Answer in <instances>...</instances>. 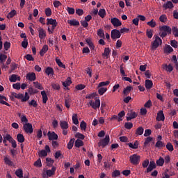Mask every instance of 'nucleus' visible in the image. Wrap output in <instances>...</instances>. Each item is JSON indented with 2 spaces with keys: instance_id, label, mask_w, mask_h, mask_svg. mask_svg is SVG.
<instances>
[{
  "instance_id": "f257e3e1",
  "label": "nucleus",
  "mask_w": 178,
  "mask_h": 178,
  "mask_svg": "<svg viewBox=\"0 0 178 178\" xmlns=\"http://www.w3.org/2000/svg\"><path fill=\"white\" fill-rule=\"evenodd\" d=\"M160 35L163 38L166 37L168 34H172V28L169 26L163 25L159 26Z\"/></svg>"
},
{
  "instance_id": "f03ea898",
  "label": "nucleus",
  "mask_w": 178,
  "mask_h": 178,
  "mask_svg": "<svg viewBox=\"0 0 178 178\" xmlns=\"http://www.w3.org/2000/svg\"><path fill=\"white\" fill-rule=\"evenodd\" d=\"M140 156L137 154H134L129 156V161L132 165H138L140 163Z\"/></svg>"
},
{
  "instance_id": "7ed1b4c3",
  "label": "nucleus",
  "mask_w": 178,
  "mask_h": 178,
  "mask_svg": "<svg viewBox=\"0 0 178 178\" xmlns=\"http://www.w3.org/2000/svg\"><path fill=\"white\" fill-rule=\"evenodd\" d=\"M109 141H111V139L109 138V135H106L105 138L104 139H102L98 143V147H102V148H105L106 145L109 144Z\"/></svg>"
},
{
  "instance_id": "20e7f679",
  "label": "nucleus",
  "mask_w": 178,
  "mask_h": 178,
  "mask_svg": "<svg viewBox=\"0 0 178 178\" xmlns=\"http://www.w3.org/2000/svg\"><path fill=\"white\" fill-rule=\"evenodd\" d=\"M111 37L113 41H116L118 38H120V37H122V33H120V31L118 29H113L111 31Z\"/></svg>"
},
{
  "instance_id": "39448f33",
  "label": "nucleus",
  "mask_w": 178,
  "mask_h": 178,
  "mask_svg": "<svg viewBox=\"0 0 178 178\" xmlns=\"http://www.w3.org/2000/svg\"><path fill=\"white\" fill-rule=\"evenodd\" d=\"M23 129L25 133H26V134H33V124L30 123L24 124Z\"/></svg>"
},
{
  "instance_id": "423d86ee",
  "label": "nucleus",
  "mask_w": 178,
  "mask_h": 178,
  "mask_svg": "<svg viewBox=\"0 0 178 178\" xmlns=\"http://www.w3.org/2000/svg\"><path fill=\"white\" fill-rule=\"evenodd\" d=\"M89 105L92 106L93 109H98V108L101 106V101L99 100V99H96L95 102H93L92 101H90L89 102Z\"/></svg>"
},
{
  "instance_id": "0eeeda50",
  "label": "nucleus",
  "mask_w": 178,
  "mask_h": 178,
  "mask_svg": "<svg viewBox=\"0 0 178 178\" xmlns=\"http://www.w3.org/2000/svg\"><path fill=\"white\" fill-rule=\"evenodd\" d=\"M157 122H165V114H163V111L161 110L157 113L156 115Z\"/></svg>"
},
{
  "instance_id": "6e6552de",
  "label": "nucleus",
  "mask_w": 178,
  "mask_h": 178,
  "mask_svg": "<svg viewBox=\"0 0 178 178\" xmlns=\"http://www.w3.org/2000/svg\"><path fill=\"white\" fill-rule=\"evenodd\" d=\"M47 136L50 141H54V140H58V134H56L54 131H49L47 133Z\"/></svg>"
},
{
  "instance_id": "1a4fd4ad",
  "label": "nucleus",
  "mask_w": 178,
  "mask_h": 178,
  "mask_svg": "<svg viewBox=\"0 0 178 178\" xmlns=\"http://www.w3.org/2000/svg\"><path fill=\"white\" fill-rule=\"evenodd\" d=\"M38 31L39 33V38H40V40L45 39V37H47V33L45 32V30H44L42 28H38Z\"/></svg>"
},
{
  "instance_id": "9d476101",
  "label": "nucleus",
  "mask_w": 178,
  "mask_h": 178,
  "mask_svg": "<svg viewBox=\"0 0 178 178\" xmlns=\"http://www.w3.org/2000/svg\"><path fill=\"white\" fill-rule=\"evenodd\" d=\"M156 168V165L155 164V161H151L149 162V166L147 168L146 173H149V172H152L154 169Z\"/></svg>"
},
{
  "instance_id": "9b49d317",
  "label": "nucleus",
  "mask_w": 178,
  "mask_h": 178,
  "mask_svg": "<svg viewBox=\"0 0 178 178\" xmlns=\"http://www.w3.org/2000/svg\"><path fill=\"white\" fill-rule=\"evenodd\" d=\"M37 76H35V73L34 72H29L26 74V79L29 81H35Z\"/></svg>"
},
{
  "instance_id": "f8f14e48",
  "label": "nucleus",
  "mask_w": 178,
  "mask_h": 178,
  "mask_svg": "<svg viewBox=\"0 0 178 178\" xmlns=\"http://www.w3.org/2000/svg\"><path fill=\"white\" fill-rule=\"evenodd\" d=\"M111 23L114 27H120V26H122V22L116 17L111 19Z\"/></svg>"
},
{
  "instance_id": "ddd939ff",
  "label": "nucleus",
  "mask_w": 178,
  "mask_h": 178,
  "mask_svg": "<svg viewBox=\"0 0 178 178\" xmlns=\"http://www.w3.org/2000/svg\"><path fill=\"white\" fill-rule=\"evenodd\" d=\"M9 80L10 83H16L17 81H20V76L13 74L10 76Z\"/></svg>"
},
{
  "instance_id": "4468645a",
  "label": "nucleus",
  "mask_w": 178,
  "mask_h": 178,
  "mask_svg": "<svg viewBox=\"0 0 178 178\" xmlns=\"http://www.w3.org/2000/svg\"><path fill=\"white\" fill-rule=\"evenodd\" d=\"M163 69L165 70V72H168V73L173 72V66H172V64H169L168 65L167 64L163 65Z\"/></svg>"
},
{
  "instance_id": "2eb2a0df",
  "label": "nucleus",
  "mask_w": 178,
  "mask_h": 178,
  "mask_svg": "<svg viewBox=\"0 0 178 178\" xmlns=\"http://www.w3.org/2000/svg\"><path fill=\"white\" fill-rule=\"evenodd\" d=\"M6 101H8V98H6V97L5 96L0 95V104H2V105H6V106H10V104H9V103L6 102Z\"/></svg>"
},
{
  "instance_id": "dca6fc26",
  "label": "nucleus",
  "mask_w": 178,
  "mask_h": 178,
  "mask_svg": "<svg viewBox=\"0 0 178 178\" xmlns=\"http://www.w3.org/2000/svg\"><path fill=\"white\" fill-rule=\"evenodd\" d=\"M60 127L62 130H67V129H69V123H67L66 121H60Z\"/></svg>"
},
{
  "instance_id": "f3484780",
  "label": "nucleus",
  "mask_w": 178,
  "mask_h": 178,
  "mask_svg": "<svg viewBox=\"0 0 178 178\" xmlns=\"http://www.w3.org/2000/svg\"><path fill=\"white\" fill-rule=\"evenodd\" d=\"M109 55H111V49H109V47H106L104 49V52L102 54V56L106 58V59H108Z\"/></svg>"
},
{
  "instance_id": "a211bd4d",
  "label": "nucleus",
  "mask_w": 178,
  "mask_h": 178,
  "mask_svg": "<svg viewBox=\"0 0 178 178\" xmlns=\"http://www.w3.org/2000/svg\"><path fill=\"white\" fill-rule=\"evenodd\" d=\"M56 170V168L52 167L51 170H47L46 171V175L48 177H51L55 175V171Z\"/></svg>"
},
{
  "instance_id": "6ab92c4d",
  "label": "nucleus",
  "mask_w": 178,
  "mask_h": 178,
  "mask_svg": "<svg viewBox=\"0 0 178 178\" xmlns=\"http://www.w3.org/2000/svg\"><path fill=\"white\" fill-rule=\"evenodd\" d=\"M152 86H154L152 81L148 79L145 81V86L147 90H151V88H152Z\"/></svg>"
},
{
  "instance_id": "aec40b11",
  "label": "nucleus",
  "mask_w": 178,
  "mask_h": 178,
  "mask_svg": "<svg viewBox=\"0 0 178 178\" xmlns=\"http://www.w3.org/2000/svg\"><path fill=\"white\" fill-rule=\"evenodd\" d=\"M86 44L89 45V48L90 49V51H94V49H95V46H94V44L91 41V39L87 38L86 39Z\"/></svg>"
},
{
  "instance_id": "412c9836",
  "label": "nucleus",
  "mask_w": 178,
  "mask_h": 178,
  "mask_svg": "<svg viewBox=\"0 0 178 178\" xmlns=\"http://www.w3.org/2000/svg\"><path fill=\"white\" fill-rule=\"evenodd\" d=\"M84 145V142L80 139H77L74 143V146L76 148H80V147H83Z\"/></svg>"
},
{
  "instance_id": "4be33fe9",
  "label": "nucleus",
  "mask_w": 178,
  "mask_h": 178,
  "mask_svg": "<svg viewBox=\"0 0 178 178\" xmlns=\"http://www.w3.org/2000/svg\"><path fill=\"white\" fill-rule=\"evenodd\" d=\"M173 3L172 1H167L166 3L163 4V8L165 9H172L174 8Z\"/></svg>"
},
{
  "instance_id": "5701e85b",
  "label": "nucleus",
  "mask_w": 178,
  "mask_h": 178,
  "mask_svg": "<svg viewBox=\"0 0 178 178\" xmlns=\"http://www.w3.org/2000/svg\"><path fill=\"white\" fill-rule=\"evenodd\" d=\"M154 42L152 43L151 49L154 52V51H156V34L154 35Z\"/></svg>"
},
{
  "instance_id": "b1692460",
  "label": "nucleus",
  "mask_w": 178,
  "mask_h": 178,
  "mask_svg": "<svg viewBox=\"0 0 178 178\" xmlns=\"http://www.w3.org/2000/svg\"><path fill=\"white\" fill-rule=\"evenodd\" d=\"M67 24H70V26H80V22L76 19L68 20Z\"/></svg>"
},
{
  "instance_id": "393cba45",
  "label": "nucleus",
  "mask_w": 178,
  "mask_h": 178,
  "mask_svg": "<svg viewBox=\"0 0 178 178\" xmlns=\"http://www.w3.org/2000/svg\"><path fill=\"white\" fill-rule=\"evenodd\" d=\"M48 51V45L44 44L42 49L40 51V56H42L44 54H47Z\"/></svg>"
},
{
  "instance_id": "a878e982",
  "label": "nucleus",
  "mask_w": 178,
  "mask_h": 178,
  "mask_svg": "<svg viewBox=\"0 0 178 178\" xmlns=\"http://www.w3.org/2000/svg\"><path fill=\"white\" fill-rule=\"evenodd\" d=\"M41 95L42 97L43 104H45L47 102V101H48V95H47V92H45V90L42 91Z\"/></svg>"
},
{
  "instance_id": "bb28decb",
  "label": "nucleus",
  "mask_w": 178,
  "mask_h": 178,
  "mask_svg": "<svg viewBox=\"0 0 178 178\" xmlns=\"http://www.w3.org/2000/svg\"><path fill=\"white\" fill-rule=\"evenodd\" d=\"M144 134V128H143V127H139L136 131L135 134L136 136H143V134Z\"/></svg>"
},
{
  "instance_id": "cd10ccee",
  "label": "nucleus",
  "mask_w": 178,
  "mask_h": 178,
  "mask_svg": "<svg viewBox=\"0 0 178 178\" xmlns=\"http://www.w3.org/2000/svg\"><path fill=\"white\" fill-rule=\"evenodd\" d=\"M17 140L18 143H20L21 144L23 143V142L25 140L24 136H23V134H18L17 135Z\"/></svg>"
},
{
  "instance_id": "c85d7f7f",
  "label": "nucleus",
  "mask_w": 178,
  "mask_h": 178,
  "mask_svg": "<svg viewBox=\"0 0 178 178\" xmlns=\"http://www.w3.org/2000/svg\"><path fill=\"white\" fill-rule=\"evenodd\" d=\"M15 174L19 178H23V170L22 168L17 169Z\"/></svg>"
},
{
  "instance_id": "c756f323",
  "label": "nucleus",
  "mask_w": 178,
  "mask_h": 178,
  "mask_svg": "<svg viewBox=\"0 0 178 178\" xmlns=\"http://www.w3.org/2000/svg\"><path fill=\"white\" fill-rule=\"evenodd\" d=\"M44 72L47 76H49L50 74H54V68L51 67H47L45 70Z\"/></svg>"
},
{
  "instance_id": "7c9ffc66",
  "label": "nucleus",
  "mask_w": 178,
  "mask_h": 178,
  "mask_svg": "<svg viewBox=\"0 0 178 178\" xmlns=\"http://www.w3.org/2000/svg\"><path fill=\"white\" fill-rule=\"evenodd\" d=\"M131 90H133V88L131 86H127L126 88H124L123 90V94L125 96H127V95H129V94L130 93V91H131Z\"/></svg>"
},
{
  "instance_id": "2f4dec72",
  "label": "nucleus",
  "mask_w": 178,
  "mask_h": 178,
  "mask_svg": "<svg viewBox=\"0 0 178 178\" xmlns=\"http://www.w3.org/2000/svg\"><path fill=\"white\" fill-rule=\"evenodd\" d=\"M56 63H57L58 66H59V67H62L63 69H66V65H65V64L62 63L60 59L56 58Z\"/></svg>"
},
{
  "instance_id": "473e14b6",
  "label": "nucleus",
  "mask_w": 178,
  "mask_h": 178,
  "mask_svg": "<svg viewBox=\"0 0 178 178\" xmlns=\"http://www.w3.org/2000/svg\"><path fill=\"white\" fill-rule=\"evenodd\" d=\"M70 84H72V79H70V77H67L66 81L63 82V86L64 87H69Z\"/></svg>"
},
{
  "instance_id": "72a5a7b5",
  "label": "nucleus",
  "mask_w": 178,
  "mask_h": 178,
  "mask_svg": "<svg viewBox=\"0 0 178 178\" xmlns=\"http://www.w3.org/2000/svg\"><path fill=\"white\" fill-rule=\"evenodd\" d=\"M47 25L49 26V24H51V26L54 24H58V22H56V19H54L52 18H47Z\"/></svg>"
},
{
  "instance_id": "f704fd0d",
  "label": "nucleus",
  "mask_w": 178,
  "mask_h": 178,
  "mask_svg": "<svg viewBox=\"0 0 178 178\" xmlns=\"http://www.w3.org/2000/svg\"><path fill=\"white\" fill-rule=\"evenodd\" d=\"M164 51L167 54H170L173 51V48L170 45H169V44H165Z\"/></svg>"
},
{
  "instance_id": "c9c22d12",
  "label": "nucleus",
  "mask_w": 178,
  "mask_h": 178,
  "mask_svg": "<svg viewBox=\"0 0 178 178\" xmlns=\"http://www.w3.org/2000/svg\"><path fill=\"white\" fill-rule=\"evenodd\" d=\"M21 122L23 126H24V124H29V120L27 119V117H26V115H22V117L21 118Z\"/></svg>"
},
{
  "instance_id": "e433bc0d",
  "label": "nucleus",
  "mask_w": 178,
  "mask_h": 178,
  "mask_svg": "<svg viewBox=\"0 0 178 178\" xmlns=\"http://www.w3.org/2000/svg\"><path fill=\"white\" fill-rule=\"evenodd\" d=\"M163 163H165V159L160 156L159 159L156 161L157 166H163Z\"/></svg>"
},
{
  "instance_id": "4c0bfd02",
  "label": "nucleus",
  "mask_w": 178,
  "mask_h": 178,
  "mask_svg": "<svg viewBox=\"0 0 178 178\" xmlns=\"http://www.w3.org/2000/svg\"><path fill=\"white\" fill-rule=\"evenodd\" d=\"M46 162H47V166H49V168H51V166L54 165V163L55 162V161L52 160V159L51 158H47Z\"/></svg>"
},
{
  "instance_id": "58836bf2",
  "label": "nucleus",
  "mask_w": 178,
  "mask_h": 178,
  "mask_svg": "<svg viewBox=\"0 0 178 178\" xmlns=\"http://www.w3.org/2000/svg\"><path fill=\"white\" fill-rule=\"evenodd\" d=\"M99 16L102 17V19H104L105 17V15H106V11L105 9H100L98 13Z\"/></svg>"
},
{
  "instance_id": "ea45409f",
  "label": "nucleus",
  "mask_w": 178,
  "mask_h": 178,
  "mask_svg": "<svg viewBox=\"0 0 178 178\" xmlns=\"http://www.w3.org/2000/svg\"><path fill=\"white\" fill-rule=\"evenodd\" d=\"M6 59H8V56L1 53L0 54V63H3V62H6Z\"/></svg>"
},
{
  "instance_id": "a19ab883",
  "label": "nucleus",
  "mask_w": 178,
  "mask_h": 178,
  "mask_svg": "<svg viewBox=\"0 0 178 178\" xmlns=\"http://www.w3.org/2000/svg\"><path fill=\"white\" fill-rule=\"evenodd\" d=\"M80 129H81V130L86 131V130L87 129V123L84 121H81V124H80Z\"/></svg>"
},
{
  "instance_id": "79ce46f5",
  "label": "nucleus",
  "mask_w": 178,
  "mask_h": 178,
  "mask_svg": "<svg viewBox=\"0 0 178 178\" xmlns=\"http://www.w3.org/2000/svg\"><path fill=\"white\" fill-rule=\"evenodd\" d=\"M97 35L99 36L100 38H105V33H104V29H99L97 31Z\"/></svg>"
},
{
  "instance_id": "37998d69",
  "label": "nucleus",
  "mask_w": 178,
  "mask_h": 178,
  "mask_svg": "<svg viewBox=\"0 0 178 178\" xmlns=\"http://www.w3.org/2000/svg\"><path fill=\"white\" fill-rule=\"evenodd\" d=\"M172 34L175 37L177 38L178 37V28L176 26H172Z\"/></svg>"
},
{
  "instance_id": "c03bdc74",
  "label": "nucleus",
  "mask_w": 178,
  "mask_h": 178,
  "mask_svg": "<svg viewBox=\"0 0 178 178\" xmlns=\"http://www.w3.org/2000/svg\"><path fill=\"white\" fill-rule=\"evenodd\" d=\"M154 138H152L151 136L147 137L145 139V141L144 142V147H147L149 143L152 142Z\"/></svg>"
},
{
  "instance_id": "a18cd8bd",
  "label": "nucleus",
  "mask_w": 178,
  "mask_h": 178,
  "mask_svg": "<svg viewBox=\"0 0 178 178\" xmlns=\"http://www.w3.org/2000/svg\"><path fill=\"white\" fill-rule=\"evenodd\" d=\"M72 123H74V124H79V118H77V114H73Z\"/></svg>"
},
{
  "instance_id": "49530a36",
  "label": "nucleus",
  "mask_w": 178,
  "mask_h": 178,
  "mask_svg": "<svg viewBox=\"0 0 178 178\" xmlns=\"http://www.w3.org/2000/svg\"><path fill=\"white\" fill-rule=\"evenodd\" d=\"M74 144V138L70 139V140L69 141V143L67 144L68 149H72V148H73Z\"/></svg>"
},
{
  "instance_id": "de8ad7c7",
  "label": "nucleus",
  "mask_w": 178,
  "mask_h": 178,
  "mask_svg": "<svg viewBox=\"0 0 178 178\" xmlns=\"http://www.w3.org/2000/svg\"><path fill=\"white\" fill-rule=\"evenodd\" d=\"M4 162L6 165H8V166H13V161H10L8 157L4 158Z\"/></svg>"
},
{
  "instance_id": "09e8293b",
  "label": "nucleus",
  "mask_w": 178,
  "mask_h": 178,
  "mask_svg": "<svg viewBox=\"0 0 178 178\" xmlns=\"http://www.w3.org/2000/svg\"><path fill=\"white\" fill-rule=\"evenodd\" d=\"M17 66H19V65L16 64V63H12L10 65L11 70L10 73H12V72L16 70V69H17Z\"/></svg>"
},
{
  "instance_id": "8fccbe9b",
  "label": "nucleus",
  "mask_w": 178,
  "mask_h": 178,
  "mask_svg": "<svg viewBox=\"0 0 178 178\" xmlns=\"http://www.w3.org/2000/svg\"><path fill=\"white\" fill-rule=\"evenodd\" d=\"M159 20L161 22V23H166L168 21V17H166V15H162L160 16Z\"/></svg>"
},
{
  "instance_id": "3c124183",
  "label": "nucleus",
  "mask_w": 178,
  "mask_h": 178,
  "mask_svg": "<svg viewBox=\"0 0 178 178\" xmlns=\"http://www.w3.org/2000/svg\"><path fill=\"white\" fill-rule=\"evenodd\" d=\"M166 149L168 151H170V152H172L175 149L173 148V145L170 143V142H168L166 145Z\"/></svg>"
},
{
  "instance_id": "603ef678",
  "label": "nucleus",
  "mask_w": 178,
  "mask_h": 178,
  "mask_svg": "<svg viewBox=\"0 0 178 178\" xmlns=\"http://www.w3.org/2000/svg\"><path fill=\"white\" fill-rule=\"evenodd\" d=\"M15 15L16 11L15 10H13L7 15V19H12V17H13Z\"/></svg>"
},
{
  "instance_id": "864d4df0",
  "label": "nucleus",
  "mask_w": 178,
  "mask_h": 178,
  "mask_svg": "<svg viewBox=\"0 0 178 178\" xmlns=\"http://www.w3.org/2000/svg\"><path fill=\"white\" fill-rule=\"evenodd\" d=\"M47 156H48V153L45 151V149H42L39 153V156L40 158H43Z\"/></svg>"
},
{
  "instance_id": "5fc2aeb1",
  "label": "nucleus",
  "mask_w": 178,
  "mask_h": 178,
  "mask_svg": "<svg viewBox=\"0 0 178 178\" xmlns=\"http://www.w3.org/2000/svg\"><path fill=\"white\" fill-rule=\"evenodd\" d=\"M75 137L76 138H79V140H84V138H86V136L83 134H80V132H77L75 134Z\"/></svg>"
},
{
  "instance_id": "6e6d98bb",
  "label": "nucleus",
  "mask_w": 178,
  "mask_h": 178,
  "mask_svg": "<svg viewBox=\"0 0 178 178\" xmlns=\"http://www.w3.org/2000/svg\"><path fill=\"white\" fill-rule=\"evenodd\" d=\"M54 156L56 159H58L59 158H63V154H62V152H60V150H58L56 152Z\"/></svg>"
},
{
  "instance_id": "4d7b16f0",
  "label": "nucleus",
  "mask_w": 178,
  "mask_h": 178,
  "mask_svg": "<svg viewBox=\"0 0 178 178\" xmlns=\"http://www.w3.org/2000/svg\"><path fill=\"white\" fill-rule=\"evenodd\" d=\"M108 91V89L106 88H100L98 90V93L99 95H102L103 94H105Z\"/></svg>"
},
{
  "instance_id": "13d9d810",
  "label": "nucleus",
  "mask_w": 178,
  "mask_h": 178,
  "mask_svg": "<svg viewBox=\"0 0 178 178\" xmlns=\"http://www.w3.org/2000/svg\"><path fill=\"white\" fill-rule=\"evenodd\" d=\"M34 86L35 88H38V90H44V87H42V85L38 82H33Z\"/></svg>"
},
{
  "instance_id": "bf43d9fd",
  "label": "nucleus",
  "mask_w": 178,
  "mask_h": 178,
  "mask_svg": "<svg viewBox=\"0 0 178 178\" xmlns=\"http://www.w3.org/2000/svg\"><path fill=\"white\" fill-rule=\"evenodd\" d=\"M124 111H122L118 113V122H122V120H123L122 118H124Z\"/></svg>"
},
{
  "instance_id": "052dcab7",
  "label": "nucleus",
  "mask_w": 178,
  "mask_h": 178,
  "mask_svg": "<svg viewBox=\"0 0 178 178\" xmlns=\"http://www.w3.org/2000/svg\"><path fill=\"white\" fill-rule=\"evenodd\" d=\"M165 147V143L161 140H157L156 142V147L157 148H163Z\"/></svg>"
},
{
  "instance_id": "680f3d73",
  "label": "nucleus",
  "mask_w": 178,
  "mask_h": 178,
  "mask_svg": "<svg viewBox=\"0 0 178 178\" xmlns=\"http://www.w3.org/2000/svg\"><path fill=\"white\" fill-rule=\"evenodd\" d=\"M44 12H45V15H46V16H47V17H49V16H51V15H52V10L49 8H45Z\"/></svg>"
},
{
  "instance_id": "e2e57ef3",
  "label": "nucleus",
  "mask_w": 178,
  "mask_h": 178,
  "mask_svg": "<svg viewBox=\"0 0 178 178\" xmlns=\"http://www.w3.org/2000/svg\"><path fill=\"white\" fill-rule=\"evenodd\" d=\"M124 127L127 130H130V129H131L133 127V124L131 122H125Z\"/></svg>"
},
{
  "instance_id": "0e129e2a",
  "label": "nucleus",
  "mask_w": 178,
  "mask_h": 178,
  "mask_svg": "<svg viewBox=\"0 0 178 178\" xmlns=\"http://www.w3.org/2000/svg\"><path fill=\"white\" fill-rule=\"evenodd\" d=\"M118 176H120V171L115 170L112 172V177H118Z\"/></svg>"
},
{
  "instance_id": "69168bd1",
  "label": "nucleus",
  "mask_w": 178,
  "mask_h": 178,
  "mask_svg": "<svg viewBox=\"0 0 178 178\" xmlns=\"http://www.w3.org/2000/svg\"><path fill=\"white\" fill-rule=\"evenodd\" d=\"M170 45L173 48H177L178 47V42L175 40H171L170 41Z\"/></svg>"
},
{
  "instance_id": "338daca9",
  "label": "nucleus",
  "mask_w": 178,
  "mask_h": 178,
  "mask_svg": "<svg viewBox=\"0 0 178 178\" xmlns=\"http://www.w3.org/2000/svg\"><path fill=\"white\" fill-rule=\"evenodd\" d=\"M3 48L5 49V51H8V49H9V48H10V42H5L3 43Z\"/></svg>"
},
{
  "instance_id": "774afa93",
  "label": "nucleus",
  "mask_w": 178,
  "mask_h": 178,
  "mask_svg": "<svg viewBox=\"0 0 178 178\" xmlns=\"http://www.w3.org/2000/svg\"><path fill=\"white\" fill-rule=\"evenodd\" d=\"M67 11L69 15H74V8L72 7H67Z\"/></svg>"
}]
</instances>
